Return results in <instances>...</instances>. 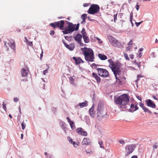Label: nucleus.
I'll return each instance as SVG.
<instances>
[{"label": "nucleus", "instance_id": "nucleus-56", "mask_svg": "<svg viewBox=\"0 0 158 158\" xmlns=\"http://www.w3.org/2000/svg\"><path fill=\"white\" fill-rule=\"evenodd\" d=\"M137 98L139 100H140V101H142L141 98L139 96H138L137 97Z\"/></svg>", "mask_w": 158, "mask_h": 158}, {"label": "nucleus", "instance_id": "nucleus-33", "mask_svg": "<svg viewBox=\"0 0 158 158\" xmlns=\"http://www.w3.org/2000/svg\"><path fill=\"white\" fill-rule=\"evenodd\" d=\"M124 56L126 59V60H129V58L128 56V55L126 53H124Z\"/></svg>", "mask_w": 158, "mask_h": 158}, {"label": "nucleus", "instance_id": "nucleus-3", "mask_svg": "<svg viewBox=\"0 0 158 158\" xmlns=\"http://www.w3.org/2000/svg\"><path fill=\"white\" fill-rule=\"evenodd\" d=\"M81 49L86 61L91 62L94 61L95 58L94 53L91 48L84 47L81 48Z\"/></svg>", "mask_w": 158, "mask_h": 158}, {"label": "nucleus", "instance_id": "nucleus-39", "mask_svg": "<svg viewBox=\"0 0 158 158\" xmlns=\"http://www.w3.org/2000/svg\"><path fill=\"white\" fill-rule=\"evenodd\" d=\"M96 39L98 41V42L99 44H101L102 43V41L98 37H96Z\"/></svg>", "mask_w": 158, "mask_h": 158}, {"label": "nucleus", "instance_id": "nucleus-36", "mask_svg": "<svg viewBox=\"0 0 158 158\" xmlns=\"http://www.w3.org/2000/svg\"><path fill=\"white\" fill-rule=\"evenodd\" d=\"M132 48V46H129L128 45V46L126 48V51H130L131 49Z\"/></svg>", "mask_w": 158, "mask_h": 158}, {"label": "nucleus", "instance_id": "nucleus-24", "mask_svg": "<svg viewBox=\"0 0 158 158\" xmlns=\"http://www.w3.org/2000/svg\"><path fill=\"white\" fill-rule=\"evenodd\" d=\"M75 77L74 76L70 77L69 78V80L70 83L73 86L76 85V84L75 83Z\"/></svg>", "mask_w": 158, "mask_h": 158}, {"label": "nucleus", "instance_id": "nucleus-29", "mask_svg": "<svg viewBox=\"0 0 158 158\" xmlns=\"http://www.w3.org/2000/svg\"><path fill=\"white\" fill-rule=\"evenodd\" d=\"M133 63L136 64V65H137L138 67L139 68L141 66L140 65V62H137L136 60H134V61H133Z\"/></svg>", "mask_w": 158, "mask_h": 158}, {"label": "nucleus", "instance_id": "nucleus-12", "mask_svg": "<svg viewBox=\"0 0 158 158\" xmlns=\"http://www.w3.org/2000/svg\"><path fill=\"white\" fill-rule=\"evenodd\" d=\"M76 132L78 134L84 136H87V132L83 130V129L81 127L77 128L76 130Z\"/></svg>", "mask_w": 158, "mask_h": 158}, {"label": "nucleus", "instance_id": "nucleus-6", "mask_svg": "<svg viewBox=\"0 0 158 158\" xmlns=\"http://www.w3.org/2000/svg\"><path fill=\"white\" fill-rule=\"evenodd\" d=\"M64 20H61L58 22H54L50 23L49 25L55 29L56 28H59L60 30H64Z\"/></svg>", "mask_w": 158, "mask_h": 158}, {"label": "nucleus", "instance_id": "nucleus-45", "mask_svg": "<svg viewBox=\"0 0 158 158\" xmlns=\"http://www.w3.org/2000/svg\"><path fill=\"white\" fill-rule=\"evenodd\" d=\"M132 43H133L132 41V40H131L129 42V43L128 44V45L132 46Z\"/></svg>", "mask_w": 158, "mask_h": 158}, {"label": "nucleus", "instance_id": "nucleus-25", "mask_svg": "<svg viewBox=\"0 0 158 158\" xmlns=\"http://www.w3.org/2000/svg\"><path fill=\"white\" fill-rule=\"evenodd\" d=\"M99 58L101 60H105L107 59V56L104 54L99 53L98 55Z\"/></svg>", "mask_w": 158, "mask_h": 158}, {"label": "nucleus", "instance_id": "nucleus-35", "mask_svg": "<svg viewBox=\"0 0 158 158\" xmlns=\"http://www.w3.org/2000/svg\"><path fill=\"white\" fill-rule=\"evenodd\" d=\"M98 143L100 145L101 148H104V146H103V142L102 141H99Z\"/></svg>", "mask_w": 158, "mask_h": 158}, {"label": "nucleus", "instance_id": "nucleus-42", "mask_svg": "<svg viewBox=\"0 0 158 158\" xmlns=\"http://www.w3.org/2000/svg\"><path fill=\"white\" fill-rule=\"evenodd\" d=\"M139 105L142 108V109L143 108V107L145 106H144V104L142 102L139 103Z\"/></svg>", "mask_w": 158, "mask_h": 158}, {"label": "nucleus", "instance_id": "nucleus-26", "mask_svg": "<svg viewBox=\"0 0 158 158\" xmlns=\"http://www.w3.org/2000/svg\"><path fill=\"white\" fill-rule=\"evenodd\" d=\"M84 42L86 43H88L89 42V37L86 35H84L83 36Z\"/></svg>", "mask_w": 158, "mask_h": 158}, {"label": "nucleus", "instance_id": "nucleus-4", "mask_svg": "<svg viewBox=\"0 0 158 158\" xmlns=\"http://www.w3.org/2000/svg\"><path fill=\"white\" fill-rule=\"evenodd\" d=\"M66 22L68 24V27L62 31V32L64 34L71 33L74 31H77L78 29L79 26V23L76 25L69 21H66Z\"/></svg>", "mask_w": 158, "mask_h": 158}, {"label": "nucleus", "instance_id": "nucleus-40", "mask_svg": "<svg viewBox=\"0 0 158 158\" xmlns=\"http://www.w3.org/2000/svg\"><path fill=\"white\" fill-rule=\"evenodd\" d=\"M119 142L120 144H124L125 143L123 139H121L119 141Z\"/></svg>", "mask_w": 158, "mask_h": 158}, {"label": "nucleus", "instance_id": "nucleus-62", "mask_svg": "<svg viewBox=\"0 0 158 158\" xmlns=\"http://www.w3.org/2000/svg\"><path fill=\"white\" fill-rule=\"evenodd\" d=\"M82 19L83 20L82 21H83V22L84 23L85 22V18H83V19Z\"/></svg>", "mask_w": 158, "mask_h": 158}, {"label": "nucleus", "instance_id": "nucleus-57", "mask_svg": "<svg viewBox=\"0 0 158 158\" xmlns=\"http://www.w3.org/2000/svg\"><path fill=\"white\" fill-rule=\"evenodd\" d=\"M25 42L27 43L28 42V41L26 37L25 38Z\"/></svg>", "mask_w": 158, "mask_h": 158}, {"label": "nucleus", "instance_id": "nucleus-7", "mask_svg": "<svg viewBox=\"0 0 158 158\" xmlns=\"http://www.w3.org/2000/svg\"><path fill=\"white\" fill-rule=\"evenodd\" d=\"M100 10L99 6L97 4H92L88 9L87 12L91 15L97 13Z\"/></svg>", "mask_w": 158, "mask_h": 158}, {"label": "nucleus", "instance_id": "nucleus-64", "mask_svg": "<svg viewBox=\"0 0 158 158\" xmlns=\"http://www.w3.org/2000/svg\"><path fill=\"white\" fill-rule=\"evenodd\" d=\"M9 117L11 118H12V116H11V115L10 114H9Z\"/></svg>", "mask_w": 158, "mask_h": 158}, {"label": "nucleus", "instance_id": "nucleus-19", "mask_svg": "<svg viewBox=\"0 0 158 158\" xmlns=\"http://www.w3.org/2000/svg\"><path fill=\"white\" fill-rule=\"evenodd\" d=\"M138 109V107L137 105L135 106L134 104H131L130 106V108L129 109L130 111L133 112Z\"/></svg>", "mask_w": 158, "mask_h": 158}, {"label": "nucleus", "instance_id": "nucleus-44", "mask_svg": "<svg viewBox=\"0 0 158 158\" xmlns=\"http://www.w3.org/2000/svg\"><path fill=\"white\" fill-rule=\"evenodd\" d=\"M81 16L82 19L85 18H85L87 17V15L86 14H83Z\"/></svg>", "mask_w": 158, "mask_h": 158}, {"label": "nucleus", "instance_id": "nucleus-55", "mask_svg": "<svg viewBox=\"0 0 158 158\" xmlns=\"http://www.w3.org/2000/svg\"><path fill=\"white\" fill-rule=\"evenodd\" d=\"M138 56H139V58L141 57L142 56V53H139V54Z\"/></svg>", "mask_w": 158, "mask_h": 158}, {"label": "nucleus", "instance_id": "nucleus-9", "mask_svg": "<svg viewBox=\"0 0 158 158\" xmlns=\"http://www.w3.org/2000/svg\"><path fill=\"white\" fill-rule=\"evenodd\" d=\"M99 75L103 77H108L109 73L107 70L102 68H98L97 69Z\"/></svg>", "mask_w": 158, "mask_h": 158}, {"label": "nucleus", "instance_id": "nucleus-52", "mask_svg": "<svg viewBox=\"0 0 158 158\" xmlns=\"http://www.w3.org/2000/svg\"><path fill=\"white\" fill-rule=\"evenodd\" d=\"M88 5V4L87 3H84L83 4V6H84V7H86V6H87Z\"/></svg>", "mask_w": 158, "mask_h": 158}, {"label": "nucleus", "instance_id": "nucleus-16", "mask_svg": "<svg viewBox=\"0 0 158 158\" xmlns=\"http://www.w3.org/2000/svg\"><path fill=\"white\" fill-rule=\"evenodd\" d=\"M28 69L27 68H22L21 70V74L23 77L26 76L28 73Z\"/></svg>", "mask_w": 158, "mask_h": 158}, {"label": "nucleus", "instance_id": "nucleus-28", "mask_svg": "<svg viewBox=\"0 0 158 158\" xmlns=\"http://www.w3.org/2000/svg\"><path fill=\"white\" fill-rule=\"evenodd\" d=\"M143 109L145 112H148L150 114H151L152 113V112L145 106H144L143 108Z\"/></svg>", "mask_w": 158, "mask_h": 158}, {"label": "nucleus", "instance_id": "nucleus-18", "mask_svg": "<svg viewBox=\"0 0 158 158\" xmlns=\"http://www.w3.org/2000/svg\"><path fill=\"white\" fill-rule=\"evenodd\" d=\"M91 142L90 139L88 138H84L82 142V145H88Z\"/></svg>", "mask_w": 158, "mask_h": 158}, {"label": "nucleus", "instance_id": "nucleus-2", "mask_svg": "<svg viewBox=\"0 0 158 158\" xmlns=\"http://www.w3.org/2000/svg\"><path fill=\"white\" fill-rule=\"evenodd\" d=\"M108 62L109 63V67L113 72L116 78L117 79L118 77L119 78L118 76L121 73L119 64L117 62H114L111 59L108 60Z\"/></svg>", "mask_w": 158, "mask_h": 158}, {"label": "nucleus", "instance_id": "nucleus-41", "mask_svg": "<svg viewBox=\"0 0 158 158\" xmlns=\"http://www.w3.org/2000/svg\"><path fill=\"white\" fill-rule=\"evenodd\" d=\"M49 69V67H48V68L46 70H44L43 71V74L44 75H45L48 72V69Z\"/></svg>", "mask_w": 158, "mask_h": 158}, {"label": "nucleus", "instance_id": "nucleus-15", "mask_svg": "<svg viewBox=\"0 0 158 158\" xmlns=\"http://www.w3.org/2000/svg\"><path fill=\"white\" fill-rule=\"evenodd\" d=\"M73 59L75 61V62L76 64L77 65H78L79 64L82 63H84V62L83 61L80 57H73Z\"/></svg>", "mask_w": 158, "mask_h": 158}, {"label": "nucleus", "instance_id": "nucleus-37", "mask_svg": "<svg viewBox=\"0 0 158 158\" xmlns=\"http://www.w3.org/2000/svg\"><path fill=\"white\" fill-rule=\"evenodd\" d=\"M3 108L5 111H6V105L4 103H3Z\"/></svg>", "mask_w": 158, "mask_h": 158}, {"label": "nucleus", "instance_id": "nucleus-46", "mask_svg": "<svg viewBox=\"0 0 158 158\" xmlns=\"http://www.w3.org/2000/svg\"><path fill=\"white\" fill-rule=\"evenodd\" d=\"M54 33H55V31H54L52 30V31H50V34L51 35H53L54 34Z\"/></svg>", "mask_w": 158, "mask_h": 158}, {"label": "nucleus", "instance_id": "nucleus-14", "mask_svg": "<svg viewBox=\"0 0 158 158\" xmlns=\"http://www.w3.org/2000/svg\"><path fill=\"white\" fill-rule=\"evenodd\" d=\"M62 42L64 44L65 46L71 51L73 50L75 48V45L73 43L70 44L69 45L67 44L64 42V40H62Z\"/></svg>", "mask_w": 158, "mask_h": 158}, {"label": "nucleus", "instance_id": "nucleus-31", "mask_svg": "<svg viewBox=\"0 0 158 158\" xmlns=\"http://www.w3.org/2000/svg\"><path fill=\"white\" fill-rule=\"evenodd\" d=\"M133 14L131 13L130 15V20L132 24V26L133 25V23L132 21V19H133Z\"/></svg>", "mask_w": 158, "mask_h": 158}, {"label": "nucleus", "instance_id": "nucleus-32", "mask_svg": "<svg viewBox=\"0 0 158 158\" xmlns=\"http://www.w3.org/2000/svg\"><path fill=\"white\" fill-rule=\"evenodd\" d=\"M26 126V125L24 123V121H23V122L21 123V126L22 127V129L23 130H24L25 129Z\"/></svg>", "mask_w": 158, "mask_h": 158}, {"label": "nucleus", "instance_id": "nucleus-47", "mask_svg": "<svg viewBox=\"0 0 158 158\" xmlns=\"http://www.w3.org/2000/svg\"><path fill=\"white\" fill-rule=\"evenodd\" d=\"M139 5H137L136 6H135V8L136 9V10H138L139 9Z\"/></svg>", "mask_w": 158, "mask_h": 158}, {"label": "nucleus", "instance_id": "nucleus-1", "mask_svg": "<svg viewBox=\"0 0 158 158\" xmlns=\"http://www.w3.org/2000/svg\"><path fill=\"white\" fill-rule=\"evenodd\" d=\"M114 102L119 107L124 109L129 105V97L127 94H124L114 98Z\"/></svg>", "mask_w": 158, "mask_h": 158}, {"label": "nucleus", "instance_id": "nucleus-43", "mask_svg": "<svg viewBox=\"0 0 158 158\" xmlns=\"http://www.w3.org/2000/svg\"><path fill=\"white\" fill-rule=\"evenodd\" d=\"M142 21H141L139 23L135 22V25L136 26H138L141 23H142Z\"/></svg>", "mask_w": 158, "mask_h": 158}, {"label": "nucleus", "instance_id": "nucleus-61", "mask_svg": "<svg viewBox=\"0 0 158 158\" xmlns=\"http://www.w3.org/2000/svg\"><path fill=\"white\" fill-rule=\"evenodd\" d=\"M43 52H42V53L40 54V58L43 57Z\"/></svg>", "mask_w": 158, "mask_h": 158}, {"label": "nucleus", "instance_id": "nucleus-58", "mask_svg": "<svg viewBox=\"0 0 158 158\" xmlns=\"http://www.w3.org/2000/svg\"><path fill=\"white\" fill-rule=\"evenodd\" d=\"M21 138L22 139L23 138V135L22 134L21 135Z\"/></svg>", "mask_w": 158, "mask_h": 158}, {"label": "nucleus", "instance_id": "nucleus-48", "mask_svg": "<svg viewBox=\"0 0 158 158\" xmlns=\"http://www.w3.org/2000/svg\"><path fill=\"white\" fill-rule=\"evenodd\" d=\"M18 101V99L17 98H14V101L15 102H17Z\"/></svg>", "mask_w": 158, "mask_h": 158}, {"label": "nucleus", "instance_id": "nucleus-49", "mask_svg": "<svg viewBox=\"0 0 158 158\" xmlns=\"http://www.w3.org/2000/svg\"><path fill=\"white\" fill-rule=\"evenodd\" d=\"M129 56L131 59H134V56L132 54L130 55Z\"/></svg>", "mask_w": 158, "mask_h": 158}, {"label": "nucleus", "instance_id": "nucleus-10", "mask_svg": "<svg viewBox=\"0 0 158 158\" xmlns=\"http://www.w3.org/2000/svg\"><path fill=\"white\" fill-rule=\"evenodd\" d=\"M135 148V146L133 144L127 145L125 148V156H128L129 154L131 153L134 150Z\"/></svg>", "mask_w": 158, "mask_h": 158}, {"label": "nucleus", "instance_id": "nucleus-51", "mask_svg": "<svg viewBox=\"0 0 158 158\" xmlns=\"http://www.w3.org/2000/svg\"><path fill=\"white\" fill-rule=\"evenodd\" d=\"M152 97L154 99H155V100H158V98L156 96H155L154 95H153Z\"/></svg>", "mask_w": 158, "mask_h": 158}, {"label": "nucleus", "instance_id": "nucleus-34", "mask_svg": "<svg viewBox=\"0 0 158 158\" xmlns=\"http://www.w3.org/2000/svg\"><path fill=\"white\" fill-rule=\"evenodd\" d=\"M117 13L116 14L114 15V21L115 22H116V20H117Z\"/></svg>", "mask_w": 158, "mask_h": 158}, {"label": "nucleus", "instance_id": "nucleus-13", "mask_svg": "<svg viewBox=\"0 0 158 158\" xmlns=\"http://www.w3.org/2000/svg\"><path fill=\"white\" fill-rule=\"evenodd\" d=\"M145 102L148 106L155 108L156 107V105L150 99H148L145 101Z\"/></svg>", "mask_w": 158, "mask_h": 158}, {"label": "nucleus", "instance_id": "nucleus-8", "mask_svg": "<svg viewBox=\"0 0 158 158\" xmlns=\"http://www.w3.org/2000/svg\"><path fill=\"white\" fill-rule=\"evenodd\" d=\"M7 44L14 51H15L16 45L15 44V43L13 40L10 39L8 40L7 42H4V45L7 48V50L8 51L9 50V48L8 47V46L7 45Z\"/></svg>", "mask_w": 158, "mask_h": 158}, {"label": "nucleus", "instance_id": "nucleus-59", "mask_svg": "<svg viewBox=\"0 0 158 158\" xmlns=\"http://www.w3.org/2000/svg\"><path fill=\"white\" fill-rule=\"evenodd\" d=\"M157 146L156 145H155L153 146V147L154 148H156L157 147Z\"/></svg>", "mask_w": 158, "mask_h": 158}, {"label": "nucleus", "instance_id": "nucleus-20", "mask_svg": "<svg viewBox=\"0 0 158 158\" xmlns=\"http://www.w3.org/2000/svg\"><path fill=\"white\" fill-rule=\"evenodd\" d=\"M92 76L94 77L98 83H99L101 81L100 77L96 73H93L92 74Z\"/></svg>", "mask_w": 158, "mask_h": 158}, {"label": "nucleus", "instance_id": "nucleus-21", "mask_svg": "<svg viewBox=\"0 0 158 158\" xmlns=\"http://www.w3.org/2000/svg\"><path fill=\"white\" fill-rule=\"evenodd\" d=\"M81 38L82 36L81 35L79 34H77L74 38V39L76 41H77L79 44H80L81 45Z\"/></svg>", "mask_w": 158, "mask_h": 158}, {"label": "nucleus", "instance_id": "nucleus-22", "mask_svg": "<svg viewBox=\"0 0 158 158\" xmlns=\"http://www.w3.org/2000/svg\"><path fill=\"white\" fill-rule=\"evenodd\" d=\"M87 105V102L85 101V102H83L82 103H80L79 104V105H77L75 106V108L76 109L79 108V106L80 108H82L84 106H86Z\"/></svg>", "mask_w": 158, "mask_h": 158}, {"label": "nucleus", "instance_id": "nucleus-5", "mask_svg": "<svg viewBox=\"0 0 158 158\" xmlns=\"http://www.w3.org/2000/svg\"><path fill=\"white\" fill-rule=\"evenodd\" d=\"M104 107L101 103H99L97 106V116L99 118H102L106 115V112L104 110Z\"/></svg>", "mask_w": 158, "mask_h": 158}, {"label": "nucleus", "instance_id": "nucleus-60", "mask_svg": "<svg viewBox=\"0 0 158 158\" xmlns=\"http://www.w3.org/2000/svg\"><path fill=\"white\" fill-rule=\"evenodd\" d=\"M73 143V145H74L75 144H76V142H74V141H72V142H71V143Z\"/></svg>", "mask_w": 158, "mask_h": 158}, {"label": "nucleus", "instance_id": "nucleus-17", "mask_svg": "<svg viewBox=\"0 0 158 158\" xmlns=\"http://www.w3.org/2000/svg\"><path fill=\"white\" fill-rule=\"evenodd\" d=\"M68 122L69 123L70 127L72 129H74L75 128V125L74 123L71 121L69 117H67L66 118Z\"/></svg>", "mask_w": 158, "mask_h": 158}, {"label": "nucleus", "instance_id": "nucleus-11", "mask_svg": "<svg viewBox=\"0 0 158 158\" xmlns=\"http://www.w3.org/2000/svg\"><path fill=\"white\" fill-rule=\"evenodd\" d=\"M107 38L111 44L113 46H116V43H117L118 40L116 39L111 35L107 36Z\"/></svg>", "mask_w": 158, "mask_h": 158}, {"label": "nucleus", "instance_id": "nucleus-23", "mask_svg": "<svg viewBox=\"0 0 158 158\" xmlns=\"http://www.w3.org/2000/svg\"><path fill=\"white\" fill-rule=\"evenodd\" d=\"M94 106L92 105V107L89 109V111L90 115L92 117H94L95 116V113L94 111Z\"/></svg>", "mask_w": 158, "mask_h": 158}, {"label": "nucleus", "instance_id": "nucleus-63", "mask_svg": "<svg viewBox=\"0 0 158 158\" xmlns=\"http://www.w3.org/2000/svg\"><path fill=\"white\" fill-rule=\"evenodd\" d=\"M155 43H158V40H157V39H156V40Z\"/></svg>", "mask_w": 158, "mask_h": 158}, {"label": "nucleus", "instance_id": "nucleus-53", "mask_svg": "<svg viewBox=\"0 0 158 158\" xmlns=\"http://www.w3.org/2000/svg\"><path fill=\"white\" fill-rule=\"evenodd\" d=\"M22 81H28V79L27 78H26L25 79H22Z\"/></svg>", "mask_w": 158, "mask_h": 158}, {"label": "nucleus", "instance_id": "nucleus-38", "mask_svg": "<svg viewBox=\"0 0 158 158\" xmlns=\"http://www.w3.org/2000/svg\"><path fill=\"white\" fill-rule=\"evenodd\" d=\"M88 154L92 152V150L91 149H87L85 151Z\"/></svg>", "mask_w": 158, "mask_h": 158}, {"label": "nucleus", "instance_id": "nucleus-50", "mask_svg": "<svg viewBox=\"0 0 158 158\" xmlns=\"http://www.w3.org/2000/svg\"><path fill=\"white\" fill-rule=\"evenodd\" d=\"M28 44L30 46H31L32 45V42H27Z\"/></svg>", "mask_w": 158, "mask_h": 158}, {"label": "nucleus", "instance_id": "nucleus-27", "mask_svg": "<svg viewBox=\"0 0 158 158\" xmlns=\"http://www.w3.org/2000/svg\"><path fill=\"white\" fill-rule=\"evenodd\" d=\"M116 46H114L117 47L118 48H122L123 47V45L120 42H119L118 41H117V43L116 44Z\"/></svg>", "mask_w": 158, "mask_h": 158}, {"label": "nucleus", "instance_id": "nucleus-30", "mask_svg": "<svg viewBox=\"0 0 158 158\" xmlns=\"http://www.w3.org/2000/svg\"><path fill=\"white\" fill-rule=\"evenodd\" d=\"M81 33L82 35V36H84V35H86V33L85 31V29L84 28H83L81 31Z\"/></svg>", "mask_w": 158, "mask_h": 158}, {"label": "nucleus", "instance_id": "nucleus-54", "mask_svg": "<svg viewBox=\"0 0 158 158\" xmlns=\"http://www.w3.org/2000/svg\"><path fill=\"white\" fill-rule=\"evenodd\" d=\"M137 156H132L131 158H137Z\"/></svg>", "mask_w": 158, "mask_h": 158}]
</instances>
